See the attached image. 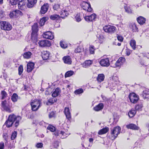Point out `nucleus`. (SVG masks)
I'll list each match as a JSON object with an SVG mask.
<instances>
[{"instance_id":"1","label":"nucleus","mask_w":149,"mask_h":149,"mask_svg":"<svg viewBox=\"0 0 149 149\" xmlns=\"http://www.w3.org/2000/svg\"><path fill=\"white\" fill-rule=\"evenodd\" d=\"M10 98L8 99L7 100H5L1 101V106L2 109L5 111L10 113L13 111L11 107L9 105Z\"/></svg>"},{"instance_id":"2","label":"nucleus","mask_w":149,"mask_h":149,"mask_svg":"<svg viewBox=\"0 0 149 149\" xmlns=\"http://www.w3.org/2000/svg\"><path fill=\"white\" fill-rule=\"evenodd\" d=\"M125 59L124 58L120 57L116 62L115 61H112L111 63V66L113 68L119 67L125 63Z\"/></svg>"},{"instance_id":"3","label":"nucleus","mask_w":149,"mask_h":149,"mask_svg":"<svg viewBox=\"0 0 149 149\" xmlns=\"http://www.w3.org/2000/svg\"><path fill=\"white\" fill-rule=\"evenodd\" d=\"M38 26L37 23H35L32 26V32L31 34V39L35 42L37 40V33L38 31Z\"/></svg>"},{"instance_id":"4","label":"nucleus","mask_w":149,"mask_h":149,"mask_svg":"<svg viewBox=\"0 0 149 149\" xmlns=\"http://www.w3.org/2000/svg\"><path fill=\"white\" fill-rule=\"evenodd\" d=\"M41 101L38 99L31 101V105L33 111H36L38 110L40 106Z\"/></svg>"},{"instance_id":"5","label":"nucleus","mask_w":149,"mask_h":149,"mask_svg":"<svg viewBox=\"0 0 149 149\" xmlns=\"http://www.w3.org/2000/svg\"><path fill=\"white\" fill-rule=\"evenodd\" d=\"M71 7L70 6L63 8L59 13L61 16L60 17L63 18L67 16L69 14V12H72V10H71Z\"/></svg>"},{"instance_id":"6","label":"nucleus","mask_w":149,"mask_h":149,"mask_svg":"<svg viewBox=\"0 0 149 149\" xmlns=\"http://www.w3.org/2000/svg\"><path fill=\"white\" fill-rule=\"evenodd\" d=\"M120 127L119 126H117L111 129V139H114L116 138L118 135L120 134Z\"/></svg>"},{"instance_id":"7","label":"nucleus","mask_w":149,"mask_h":149,"mask_svg":"<svg viewBox=\"0 0 149 149\" xmlns=\"http://www.w3.org/2000/svg\"><path fill=\"white\" fill-rule=\"evenodd\" d=\"M103 29L106 32L110 34H112L116 32V28L113 26L108 25L105 26L104 27Z\"/></svg>"},{"instance_id":"8","label":"nucleus","mask_w":149,"mask_h":149,"mask_svg":"<svg viewBox=\"0 0 149 149\" xmlns=\"http://www.w3.org/2000/svg\"><path fill=\"white\" fill-rule=\"evenodd\" d=\"M1 28L2 29L10 31L12 29L11 25L6 21H2L1 22Z\"/></svg>"},{"instance_id":"9","label":"nucleus","mask_w":149,"mask_h":149,"mask_svg":"<svg viewBox=\"0 0 149 149\" xmlns=\"http://www.w3.org/2000/svg\"><path fill=\"white\" fill-rule=\"evenodd\" d=\"M129 97L130 102L133 103H136L139 100L138 96L133 93H130L129 95Z\"/></svg>"},{"instance_id":"10","label":"nucleus","mask_w":149,"mask_h":149,"mask_svg":"<svg viewBox=\"0 0 149 149\" xmlns=\"http://www.w3.org/2000/svg\"><path fill=\"white\" fill-rule=\"evenodd\" d=\"M81 6L82 8L84 10H86L88 12H91L92 10L91 5L89 3L83 1L82 3Z\"/></svg>"},{"instance_id":"11","label":"nucleus","mask_w":149,"mask_h":149,"mask_svg":"<svg viewBox=\"0 0 149 149\" xmlns=\"http://www.w3.org/2000/svg\"><path fill=\"white\" fill-rule=\"evenodd\" d=\"M43 37L45 38L52 40L54 38L53 33L50 31L44 32L42 34Z\"/></svg>"},{"instance_id":"12","label":"nucleus","mask_w":149,"mask_h":149,"mask_svg":"<svg viewBox=\"0 0 149 149\" xmlns=\"http://www.w3.org/2000/svg\"><path fill=\"white\" fill-rule=\"evenodd\" d=\"M38 44L39 46L41 47H49L51 45L50 42L47 40L40 41L38 42Z\"/></svg>"},{"instance_id":"13","label":"nucleus","mask_w":149,"mask_h":149,"mask_svg":"<svg viewBox=\"0 0 149 149\" xmlns=\"http://www.w3.org/2000/svg\"><path fill=\"white\" fill-rule=\"evenodd\" d=\"M99 63L103 67H107L110 65L109 61L108 58L101 60Z\"/></svg>"},{"instance_id":"14","label":"nucleus","mask_w":149,"mask_h":149,"mask_svg":"<svg viewBox=\"0 0 149 149\" xmlns=\"http://www.w3.org/2000/svg\"><path fill=\"white\" fill-rule=\"evenodd\" d=\"M48 8V4L47 3L44 4L41 7L40 11L41 14H45L47 11Z\"/></svg>"},{"instance_id":"15","label":"nucleus","mask_w":149,"mask_h":149,"mask_svg":"<svg viewBox=\"0 0 149 149\" xmlns=\"http://www.w3.org/2000/svg\"><path fill=\"white\" fill-rule=\"evenodd\" d=\"M19 3L18 6L19 8L21 10H23L26 7V3L24 0H21L19 1Z\"/></svg>"},{"instance_id":"16","label":"nucleus","mask_w":149,"mask_h":149,"mask_svg":"<svg viewBox=\"0 0 149 149\" xmlns=\"http://www.w3.org/2000/svg\"><path fill=\"white\" fill-rule=\"evenodd\" d=\"M85 20L87 21H92L96 18V15L93 14L89 16H87L84 17Z\"/></svg>"},{"instance_id":"17","label":"nucleus","mask_w":149,"mask_h":149,"mask_svg":"<svg viewBox=\"0 0 149 149\" xmlns=\"http://www.w3.org/2000/svg\"><path fill=\"white\" fill-rule=\"evenodd\" d=\"M63 60L65 63L71 64L72 63V60L69 56H66L63 58Z\"/></svg>"},{"instance_id":"18","label":"nucleus","mask_w":149,"mask_h":149,"mask_svg":"<svg viewBox=\"0 0 149 149\" xmlns=\"http://www.w3.org/2000/svg\"><path fill=\"white\" fill-rule=\"evenodd\" d=\"M34 64L33 62H30L27 64V71L28 72H31L33 69L34 67Z\"/></svg>"},{"instance_id":"19","label":"nucleus","mask_w":149,"mask_h":149,"mask_svg":"<svg viewBox=\"0 0 149 149\" xmlns=\"http://www.w3.org/2000/svg\"><path fill=\"white\" fill-rule=\"evenodd\" d=\"M64 112L66 118L68 120H70L71 116L69 108L66 107L65 108Z\"/></svg>"},{"instance_id":"20","label":"nucleus","mask_w":149,"mask_h":149,"mask_svg":"<svg viewBox=\"0 0 149 149\" xmlns=\"http://www.w3.org/2000/svg\"><path fill=\"white\" fill-rule=\"evenodd\" d=\"M126 127L128 129H130L133 130H138L139 128L135 124H130L126 125Z\"/></svg>"},{"instance_id":"21","label":"nucleus","mask_w":149,"mask_h":149,"mask_svg":"<svg viewBox=\"0 0 149 149\" xmlns=\"http://www.w3.org/2000/svg\"><path fill=\"white\" fill-rule=\"evenodd\" d=\"M36 3V0H28L27 6L29 8H31L33 7Z\"/></svg>"},{"instance_id":"22","label":"nucleus","mask_w":149,"mask_h":149,"mask_svg":"<svg viewBox=\"0 0 149 149\" xmlns=\"http://www.w3.org/2000/svg\"><path fill=\"white\" fill-rule=\"evenodd\" d=\"M49 53L47 51H44L42 52V57L44 60L47 59L49 56Z\"/></svg>"},{"instance_id":"23","label":"nucleus","mask_w":149,"mask_h":149,"mask_svg":"<svg viewBox=\"0 0 149 149\" xmlns=\"http://www.w3.org/2000/svg\"><path fill=\"white\" fill-rule=\"evenodd\" d=\"M137 20L139 24L143 25L145 23L146 19L142 16H140L137 18Z\"/></svg>"},{"instance_id":"24","label":"nucleus","mask_w":149,"mask_h":149,"mask_svg":"<svg viewBox=\"0 0 149 149\" xmlns=\"http://www.w3.org/2000/svg\"><path fill=\"white\" fill-rule=\"evenodd\" d=\"M92 63V61L91 60H87L82 64V65L84 68H87L91 65Z\"/></svg>"},{"instance_id":"25","label":"nucleus","mask_w":149,"mask_h":149,"mask_svg":"<svg viewBox=\"0 0 149 149\" xmlns=\"http://www.w3.org/2000/svg\"><path fill=\"white\" fill-rule=\"evenodd\" d=\"M142 96L144 99L149 97V90L146 89L144 90L142 94Z\"/></svg>"},{"instance_id":"26","label":"nucleus","mask_w":149,"mask_h":149,"mask_svg":"<svg viewBox=\"0 0 149 149\" xmlns=\"http://www.w3.org/2000/svg\"><path fill=\"white\" fill-rule=\"evenodd\" d=\"M104 107L103 104L102 103L99 104L98 105L94 107V110L96 111H99L102 110Z\"/></svg>"},{"instance_id":"27","label":"nucleus","mask_w":149,"mask_h":149,"mask_svg":"<svg viewBox=\"0 0 149 149\" xmlns=\"http://www.w3.org/2000/svg\"><path fill=\"white\" fill-rule=\"evenodd\" d=\"M113 81V83L116 85H119L120 84V82L118 80V77L116 76L113 75L112 77Z\"/></svg>"},{"instance_id":"28","label":"nucleus","mask_w":149,"mask_h":149,"mask_svg":"<svg viewBox=\"0 0 149 149\" xmlns=\"http://www.w3.org/2000/svg\"><path fill=\"white\" fill-rule=\"evenodd\" d=\"M60 93V90L58 88H57L53 92L52 94V96L53 97H55L58 96Z\"/></svg>"},{"instance_id":"29","label":"nucleus","mask_w":149,"mask_h":149,"mask_svg":"<svg viewBox=\"0 0 149 149\" xmlns=\"http://www.w3.org/2000/svg\"><path fill=\"white\" fill-rule=\"evenodd\" d=\"M48 18L47 17H44L42 18L40 20L39 24L41 26L44 25L45 22L47 20Z\"/></svg>"},{"instance_id":"30","label":"nucleus","mask_w":149,"mask_h":149,"mask_svg":"<svg viewBox=\"0 0 149 149\" xmlns=\"http://www.w3.org/2000/svg\"><path fill=\"white\" fill-rule=\"evenodd\" d=\"M17 119V117H16L15 115L14 114H12L10 115L8 117V120H10V121H11L13 123Z\"/></svg>"},{"instance_id":"31","label":"nucleus","mask_w":149,"mask_h":149,"mask_svg":"<svg viewBox=\"0 0 149 149\" xmlns=\"http://www.w3.org/2000/svg\"><path fill=\"white\" fill-rule=\"evenodd\" d=\"M104 76L103 74H100L98 75L97 80L98 82H101L104 80Z\"/></svg>"},{"instance_id":"32","label":"nucleus","mask_w":149,"mask_h":149,"mask_svg":"<svg viewBox=\"0 0 149 149\" xmlns=\"http://www.w3.org/2000/svg\"><path fill=\"white\" fill-rule=\"evenodd\" d=\"M53 8L54 10L59 11L61 10V8L60 5L59 4H55L53 6Z\"/></svg>"},{"instance_id":"33","label":"nucleus","mask_w":149,"mask_h":149,"mask_svg":"<svg viewBox=\"0 0 149 149\" xmlns=\"http://www.w3.org/2000/svg\"><path fill=\"white\" fill-rule=\"evenodd\" d=\"M31 55L32 53L31 52H28L24 53L23 54V56L24 58L29 59L31 58Z\"/></svg>"},{"instance_id":"34","label":"nucleus","mask_w":149,"mask_h":149,"mask_svg":"<svg viewBox=\"0 0 149 149\" xmlns=\"http://www.w3.org/2000/svg\"><path fill=\"white\" fill-rule=\"evenodd\" d=\"M60 16L57 14H53L50 16V18L52 20H56L60 18Z\"/></svg>"},{"instance_id":"35","label":"nucleus","mask_w":149,"mask_h":149,"mask_svg":"<svg viewBox=\"0 0 149 149\" xmlns=\"http://www.w3.org/2000/svg\"><path fill=\"white\" fill-rule=\"evenodd\" d=\"M56 100L54 98H51L48 100L47 103V105H51L53 104L54 102H56Z\"/></svg>"},{"instance_id":"36","label":"nucleus","mask_w":149,"mask_h":149,"mask_svg":"<svg viewBox=\"0 0 149 149\" xmlns=\"http://www.w3.org/2000/svg\"><path fill=\"white\" fill-rule=\"evenodd\" d=\"M108 130V128H105L102 129L100 130L98 134H99L101 135L104 134L106 133Z\"/></svg>"},{"instance_id":"37","label":"nucleus","mask_w":149,"mask_h":149,"mask_svg":"<svg viewBox=\"0 0 149 149\" xmlns=\"http://www.w3.org/2000/svg\"><path fill=\"white\" fill-rule=\"evenodd\" d=\"M130 27L133 32H136L138 31V28L135 24H132L130 26Z\"/></svg>"},{"instance_id":"38","label":"nucleus","mask_w":149,"mask_h":149,"mask_svg":"<svg viewBox=\"0 0 149 149\" xmlns=\"http://www.w3.org/2000/svg\"><path fill=\"white\" fill-rule=\"evenodd\" d=\"M130 45L132 48L134 50L136 49V41L134 40H131L130 42Z\"/></svg>"},{"instance_id":"39","label":"nucleus","mask_w":149,"mask_h":149,"mask_svg":"<svg viewBox=\"0 0 149 149\" xmlns=\"http://www.w3.org/2000/svg\"><path fill=\"white\" fill-rule=\"evenodd\" d=\"M83 50V48L82 47L79 46L75 49L74 50V52L75 53H80Z\"/></svg>"},{"instance_id":"40","label":"nucleus","mask_w":149,"mask_h":149,"mask_svg":"<svg viewBox=\"0 0 149 149\" xmlns=\"http://www.w3.org/2000/svg\"><path fill=\"white\" fill-rule=\"evenodd\" d=\"M136 113L134 109H131L128 113V114L130 117H132Z\"/></svg>"},{"instance_id":"41","label":"nucleus","mask_w":149,"mask_h":149,"mask_svg":"<svg viewBox=\"0 0 149 149\" xmlns=\"http://www.w3.org/2000/svg\"><path fill=\"white\" fill-rule=\"evenodd\" d=\"M18 95L16 93H14L11 97V100L13 102H16L17 101Z\"/></svg>"},{"instance_id":"42","label":"nucleus","mask_w":149,"mask_h":149,"mask_svg":"<svg viewBox=\"0 0 149 149\" xmlns=\"http://www.w3.org/2000/svg\"><path fill=\"white\" fill-rule=\"evenodd\" d=\"M74 73L73 71L70 70L67 71L65 74V77H68L72 75Z\"/></svg>"},{"instance_id":"43","label":"nucleus","mask_w":149,"mask_h":149,"mask_svg":"<svg viewBox=\"0 0 149 149\" xmlns=\"http://www.w3.org/2000/svg\"><path fill=\"white\" fill-rule=\"evenodd\" d=\"M124 7L125 11L126 12L128 13H132V10L129 6L125 5Z\"/></svg>"},{"instance_id":"44","label":"nucleus","mask_w":149,"mask_h":149,"mask_svg":"<svg viewBox=\"0 0 149 149\" xmlns=\"http://www.w3.org/2000/svg\"><path fill=\"white\" fill-rule=\"evenodd\" d=\"M1 95L2 100H3L6 98L7 95V94L6 92L4 91H1Z\"/></svg>"},{"instance_id":"45","label":"nucleus","mask_w":149,"mask_h":149,"mask_svg":"<svg viewBox=\"0 0 149 149\" xmlns=\"http://www.w3.org/2000/svg\"><path fill=\"white\" fill-rule=\"evenodd\" d=\"M89 50L91 54H94L95 49L93 46L92 45H90L89 48Z\"/></svg>"},{"instance_id":"46","label":"nucleus","mask_w":149,"mask_h":149,"mask_svg":"<svg viewBox=\"0 0 149 149\" xmlns=\"http://www.w3.org/2000/svg\"><path fill=\"white\" fill-rule=\"evenodd\" d=\"M13 123L12 121L8 119L5 122V124L6 125L7 127H9L12 126Z\"/></svg>"},{"instance_id":"47","label":"nucleus","mask_w":149,"mask_h":149,"mask_svg":"<svg viewBox=\"0 0 149 149\" xmlns=\"http://www.w3.org/2000/svg\"><path fill=\"white\" fill-rule=\"evenodd\" d=\"M21 119V118L20 116H17V119L16 120V122L15 123V127L19 125V123L20 120Z\"/></svg>"},{"instance_id":"48","label":"nucleus","mask_w":149,"mask_h":149,"mask_svg":"<svg viewBox=\"0 0 149 149\" xmlns=\"http://www.w3.org/2000/svg\"><path fill=\"white\" fill-rule=\"evenodd\" d=\"M83 92V90L82 88H80L76 90L74 93L75 94L78 95L81 93Z\"/></svg>"},{"instance_id":"49","label":"nucleus","mask_w":149,"mask_h":149,"mask_svg":"<svg viewBox=\"0 0 149 149\" xmlns=\"http://www.w3.org/2000/svg\"><path fill=\"white\" fill-rule=\"evenodd\" d=\"M47 129L52 132H54L55 130V127L54 126L51 125H49L47 127Z\"/></svg>"},{"instance_id":"50","label":"nucleus","mask_w":149,"mask_h":149,"mask_svg":"<svg viewBox=\"0 0 149 149\" xmlns=\"http://www.w3.org/2000/svg\"><path fill=\"white\" fill-rule=\"evenodd\" d=\"M19 1V0H10L9 2L12 5H16Z\"/></svg>"},{"instance_id":"51","label":"nucleus","mask_w":149,"mask_h":149,"mask_svg":"<svg viewBox=\"0 0 149 149\" xmlns=\"http://www.w3.org/2000/svg\"><path fill=\"white\" fill-rule=\"evenodd\" d=\"M60 134L62 135V136H61V137L62 139L65 138L68 135V134H66L64 132L62 131H61Z\"/></svg>"},{"instance_id":"52","label":"nucleus","mask_w":149,"mask_h":149,"mask_svg":"<svg viewBox=\"0 0 149 149\" xmlns=\"http://www.w3.org/2000/svg\"><path fill=\"white\" fill-rule=\"evenodd\" d=\"M75 19L76 21L77 22H79L81 20V18L80 16V14H78L76 15L75 17Z\"/></svg>"},{"instance_id":"53","label":"nucleus","mask_w":149,"mask_h":149,"mask_svg":"<svg viewBox=\"0 0 149 149\" xmlns=\"http://www.w3.org/2000/svg\"><path fill=\"white\" fill-rule=\"evenodd\" d=\"M17 135V132L15 131L12 133L11 136V139L12 140H13L16 137Z\"/></svg>"},{"instance_id":"54","label":"nucleus","mask_w":149,"mask_h":149,"mask_svg":"<svg viewBox=\"0 0 149 149\" xmlns=\"http://www.w3.org/2000/svg\"><path fill=\"white\" fill-rule=\"evenodd\" d=\"M23 70V67L22 65H20L18 68V71H19V74L20 75H21L22 73V72Z\"/></svg>"},{"instance_id":"55","label":"nucleus","mask_w":149,"mask_h":149,"mask_svg":"<svg viewBox=\"0 0 149 149\" xmlns=\"http://www.w3.org/2000/svg\"><path fill=\"white\" fill-rule=\"evenodd\" d=\"M117 38L118 40L120 42H122L123 41V38L121 36L117 35Z\"/></svg>"},{"instance_id":"56","label":"nucleus","mask_w":149,"mask_h":149,"mask_svg":"<svg viewBox=\"0 0 149 149\" xmlns=\"http://www.w3.org/2000/svg\"><path fill=\"white\" fill-rule=\"evenodd\" d=\"M60 45L61 47L63 48H65L67 47L66 45L64 43L62 42H60Z\"/></svg>"},{"instance_id":"57","label":"nucleus","mask_w":149,"mask_h":149,"mask_svg":"<svg viewBox=\"0 0 149 149\" xmlns=\"http://www.w3.org/2000/svg\"><path fill=\"white\" fill-rule=\"evenodd\" d=\"M17 17H19V16H21L23 15V13L22 12L20 11L17 10Z\"/></svg>"},{"instance_id":"58","label":"nucleus","mask_w":149,"mask_h":149,"mask_svg":"<svg viewBox=\"0 0 149 149\" xmlns=\"http://www.w3.org/2000/svg\"><path fill=\"white\" fill-rule=\"evenodd\" d=\"M43 146V144L41 143H38L37 144L36 147L37 148H41Z\"/></svg>"},{"instance_id":"59","label":"nucleus","mask_w":149,"mask_h":149,"mask_svg":"<svg viewBox=\"0 0 149 149\" xmlns=\"http://www.w3.org/2000/svg\"><path fill=\"white\" fill-rule=\"evenodd\" d=\"M3 137L5 139V140L6 141H7L8 138V135L6 133H4L3 134Z\"/></svg>"},{"instance_id":"60","label":"nucleus","mask_w":149,"mask_h":149,"mask_svg":"<svg viewBox=\"0 0 149 149\" xmlns=\"http://www.w3.org/2000/svg\"><path fill=\"white\" fill-rule=\"evenodd\" d=\"M141 107L140 106L137 105L136 106L135 109L136 110L140 111L141 110Z\"/></svg>"},{"instance_id":"61","label":"nucleus","mask_w":149,"mask_h":149,"mask_svg":"<svg viewBox=\"0 0 149 149\" xmlns=\"http://www.w3.org/2000/svg\"><path fill=\"white\" fill-rule=\"evenodd\" d=\"M4 143L2 142L0 143V149H4Z\"/></svg>"},{"instance_id":"62","label":"nucleus","mask_w":149,"mask_h":149,"mask_svg":"<svg viewBox=\"0 0 149 149\" xmlns=\"http://www.w3.org/2000/svg\"><path fill=\"white\" fill-rule=\"evenodd\" d=\"M54 113L53 112H51L49 114V117L50 118H52L54 116Z\"/></svg>"},{"instance_id":"63","label":"nucleus","mask_w":149,"mask_h":149,"mask_svg":"<svg viewBox=\"0 0 149 149\" xmlns=\"http://www.w3.org/2000/svg\"><path fill=\"white\" fill-rule=\"evenodd\" d=\"M14 13H15L14 12H13V11L12 12H11L10 14V17H14Z\"/></svg>"},{"instance_id":"64","label":"nucleus","mask_w":149,"mask_h":149,"mask_svg":"<svg viewBox=\"0 0 149 149\" xmlns=\"http://www.w3.org/2000/svg\"><path fill=\"white\" fill-rule=\"evenodd\" d=\"M17 10H16L14 11H13V12H14L15 13H14V17H17Z\"/></svg>"}]
</instances>
